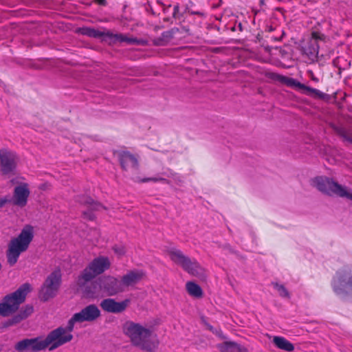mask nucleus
I'll use <instances>...</instances> for the list:
<instances>
[{
  "label": "nucleus",
  "mask_w": 352,
  "mask_h": 352,
  "mask_svg": "<svg viewBox=\"0 0 352 352\" xmlns=\"http://www.w3.org/2000/svg\"><path fill=\"white\" fill-rule=\"evenodd\" d=\"M73 338L72 334L65 335L64 327H60L52 331L45 339L40 337L23 339L15 344V349L19 352L32 351L37 352L44 350L47 346L50 351L70 342Z\"/></svg>",
  "instance_id": "nucleus-1"
},
{
  "label": "nucleus",
  "mask_w": 352,
  "mask_h": 352,
  "mask_svg": "<svg viewBox=\"0 0 352 352\" xmlns=\"http://www.w3.org/2000/svg\"><path fill=\"white\" fill-rule=\"evenodd\" d=\"M123 330L130 338L132 344L148 352H155L158 342L152 337V332L148 329L133 322H126Z\"/></svg>",
  "instance_id": "nucleus-2"
},
{
  "label": "nucleus",
  "mask_w": 352,
  "mask_h": 352,
  "mask_svg": "<svg viewBox=\"0 0 352 352\" xmlns=\"http://www.w3.org/2000/svg\"><path fill=\"white\" fill-rule=\"evenodd\" d=\"M33 237V228L27 225L17 237L11 239L6 252L7 261L10 266L14 265L21 253L28 250Z\"/></svg>",
  "instance_id": "nucleus-3"
},
{
  "label": "nucleus",
  "mask_w": 352,
  "mask_h": 352,
  "mask_svg": "<svg viewBox=\"0 0 352 352\" xmlns=\"http://www.w3.org/2000/svg\"><path fill=\"white\" fill-rule=\"evenodd\" d=\"M32 287L28 283L22 284L15 292L5 296L0 302V316L8 317L15 313L21 304L25 302Z\"/></svg>",
  "instance_id": "nucleus-4"
},
{
  "label": "nucleus",
  "mask_w": 352,
  "mask_h": 352,
  "mask_svg": "<svg viewBox=\"0 0 352 352\" xmlns=\"http://www.w3.org/2000/svg\"><path fill=\"white\" fill-rule=\"evenodd\" d=\"M311 184L325 195H335L352 201V189L340 184L331 177L327 176L316 177L312 179Z\"/></svg>",
  "instance_id": "nucleus-5"
},
{
  "label": "nucleus",
  "mask_w": 352,
  "mask_h": 352,
  "mask_svg": "<svg viewBox=\"0 0 352 352\" xmlns=\"http://www.w3.org/2000/svg\"><path fill=\"white\" fill-rule=\"evenodd\" d=\"M168 254L173 262L179 265L189 274L200 279L206 278V276L204 268L201 266L195 258H190L180 250L175 248L168 250Z\"/></svg>",
  "instance_id": "nucleus-6"
},
{
  "label": "nucleus",
  "mask_w": 352,
  "mask_h": 352,
  "mask_svg": "<svg viewBox=\"0 0 352 352\" xmlns=\"http://www.w3.org/2000/svg\"><path fill=\"white\" fill-rule=\"evenodd\" d=\"M331 287L335 294L340 297L352 295V265H345L336 272Z\"/></svg>",
  "instance_id": "nucleus-7"
},
{
  "label": "nucleus",
  "mask_w": 352,
  "mask_h": 352,
  "mask_svg": "<svg viewBox=\"0 0 352 352\" xmlns=\"http://www.w3.org/2000/svg\"><path fill=\"white\" fill-rule=\"evenodd\" d=\"M98 285L109 296L116 295L124 290L121 280L111 276H106L100 277L98 279V283H92L91 287H86L85 293L89 296H93L96 293Z\"/></svg>",
  "instance_id": "nucleus-8"
},
{
  "label": "nucleus",
  "mask_w": 352,
  "mask_h": 352,
  "mask_svg": "<svg viewBox=\"0 0 352 352\" xmlns=\"http://www.w3.org/2000/svg\"><path fill=\"white\" fill-rule=\"evenodd\" d=\"M61 283V271L60 269H56L47 276L40 289L39 297L41 300L46 302L54 298L60 289Z\"/></svg>",
  "instance_id": "nucleus-9"
},
{
  "label": "nucleus",
  "mask_w": 352,
  "mask_h": 352,
  "mask_svg": "<svg viewBox=\"0 0 352 352\" xmlns=\"http://www.w3.org/2000/svg\"><path fill=\"white\" fill-rule=\"evenodd\" d=\"M100 316V311L96 305H89L83 308L80 312L76 313L69 320L65 329V335L71 334L76 322H92Z\"/></svg>",
  "instance_id": "nucleus-10"
},
{
  "label": "nucleus",
  "mask_w": 352,
  "mask_h": 352,
  "mask_svg": "<svg viewBox=\"0 0 352 352\" xmlns=\"http://www.w3.org/2000/svg\"><path fill=\"white\" fill-rule=\"evenodd\" d=\"M110 267L109 258L100 256L94 258L82 272L80 280L83 279L85 282L92 280L96 275L103 273Z\"/></svg>",
  "instance_id": "nucleus-11"
},
{
  "label": "nucleus",
  "mask_w": 352,
  "mask_h": 352,
  "mask_svg": "<svg viewBox=\"0 0 352 352\" xmlns=\"http://www.w3.org/2000/svg\"><path fill=\"white\" fill-rule=\"evenodd\" d=\"M324 38V35L320 32H312L311 37L301 47L302 54L312 62L317 61L320 47L319 42L323 41Z\"/></svg>",
  "instance_id": "nucleus-12"
},
{
  "label": "nucleus",
  "mask_w": 352,
  "mask_h": 352,
  "mask_svg": "<svg viewBox=\"0 0 352 352\" xmlns=\"http://www.w3.org/2000/svg\"><path fill=\"white\" fill-rule=\"evenodd\" d=\"M123 170H137L139 168V155L128 151H116L113 152Z\"/></svg>",
  "instance_id": "nucleus-13"
},
{
  "label": "nucleus",
  "mask_w": 352,
  "mask_h": 352,
  "mask_svg": "<svg viewBox=\"0 0 352 352\" xmlns=\"http://www.w3.org/2000/svg\"><path fill=\"white\" fill-rule=\"evenodd\" d=\"M18 156L16 153L7 150H0L1 170L3 175L12 173L17 166Z\"/></svg>",
  "instance_id": "nucleus-14"
},
{
  "label": "nucleus",
  "mask_w": 352,
  "mask_h": 352,
  "mask_svg": "<svg viewBox=\"0 0 352 352\" xmlns=\"http://www.w3.org/2000/svg\"><path fill=\"white\" fill-rule=\"evenodd\" d=\"M76 201L82 205L86 206L87 210L82 212L85 219L89 221H94L96 216L93 213L94 211H98L101 209L107 210L101 203L94 201L91 197L85 195H78L76 197Z\"/></svg>",
  "instance_id": "nucleus-15"
},
{
  "label": "nucleus",
  "mask_w": 352,
  "mask_h": 352,
  "mask_svg": "<svg viewBox=\"0 0 352 352\" xmlns=\"http://www.w3.org/2000/svg\"><path fill=\"white\" fill-rule=\"evenodd\" d=\"M30 194V191L28 188V184L27 183H22L14 188L13 197L10 199L13 205L23 208L28 203Z\"/></svg>",
  "instance_id": "nucleus-16"
},
{
  "label": "nucleus",
  "mask_w": 352,
  "mask_h": 352,
  "mask_svg": "<svg viewBox=\"0 0 352 352\" xmlns=\"http://www.w3.org/2000/svg\"><path fill=\"white\" fill-rule=\"evenodd\" d=\"M129 302L130 300L129 299L122 302H116L113 298H107L101 301L100 306L107 312L118 314L124 311Z\"/></svg>",
  "instance_id": "nucleus-17"
},
{
  "label": "nucleus",
  "mask_w": 352,
  "mask_h": 352,
  "mask_svg": "<svg viewBox=\"0 0 352 352\" xmlns=\"http://www.w3.org/2000/svg\"><path fill=\"white\" fill-rule=\"evenodd\" d=\"M144 276V273L142 270H130L122 277V287H133L140 283Z\"/></svg>",
  "instance_id": "nucleus-18"
},
{
  "label": "nucleus",
  "mask_w": 352,
  "mask_h": 352,
  "mask_svg": "<svg viewBox=\"0 0 352 352\" xmlns=\"http://www.w3.org/2000/svg\"><path fill=\"white\" fill-rule=\"evenodd\" d=\"M180 30L178 28H173L168 31L163 32L161 36L155 40V44L158 46L166 45Z\"/></svg>",
  "instance_id": "nucleus-19"
},
{
  "label": "nucleus",
  "mask_w": 352,
  "mask_h": 352,
  "mask_svg": "<svg viewBox=\"0 0 352 352\" xmlns=\"http://www.w3.org/2000/svg\"><path fill=\"white\" fill-rule=\"evenodd\" d=\"M243 346L235 342L226 341L218 345L221 352H241Z\"/></svg>",
  "instance_id": "nucleus-20"
},
{
  "label": "nucleus",
  "mask_w": 352,
  "mask_h": 352,
  "mask_svg": "<svg viewBox=\"0 0 352 352\" xmlns=\"http://www.w3.org/2000/svg\"><path fill=\"white\" fill-rule=\"evenodd\" d=\"M273 343L278 349L290 352L294 349L293 344L283 337L274 336L273 338Z\"/></svg>",
  "instance_id": "nucleus-21"
},
{
  "label": "nucleus",
  "mask_w": 352,
  "mask_h": 352,
  "mask_svg": "<svg viewBox=\"0 0 352 352\" xmlns=\"http://www.w3.org/2000/svg\"><path fill=\"white\" fill-rule=\"evenodd\" d=\"M277 79L280 82L290 87H296L303 91L305 88V85L298 82L297 80L293 78L278 75Z\"/></svg>",
  "instance_id": "nucleus-22"
},
{
  "label": "nucleus",
  "mask_w": 352,
  "mask_h": 352,
  "mask_svg": "<svg viewBox=\"0 0 352 352\" xmlns=\"http://www.w3.org/2000/svg\"><path fill=\"white\" fill-rule=\"evenodd\" d=\"M81 34L91 38H102V40L107 41V32H102L92 28H83L81 30Z\"/></svg>",
  "instance_id": "nucleus-23"
},
{
  "label": "nucleus",
  "mask_w": 352,
  "mask_h": 352,
  "mask_svg": "<svg viewBox=\"0 0 352 352\" xmlns=\"http://www.w3.org/2000/svg\"><path fill=\"white\" fill-rule=\"evenodd\" d=\"M303 93L314 98L321 99L323 100H328L329 99V96L328 94L322 93L317 89L312 88L307 85H305Z\"/></svg>",
  "instance_id": "nucleus-24"
},
{
  "label": "nucleus",
  "mask_w": 352,
  "mask_h": 352,
  "mask_svg": "<svg viewBox=\"0 0 352 352\" xmlns=\"http://www.w3.org/2000/svg\"><path fill=\"white\" fill-rule=\"evenodd\" d=\"M106 35L107 38H108L107 39L112 41L113 42H126L127 43H134L136 42V39L129 38L122 34H113L112 32L107 31Z\"/></svg>",
  "instance_id": "nucleus-25"
},
{
  "label": "nucleus",
  "mask_w": 352,
  "mask_h": 352,
  "mask_svg": "<svg viewBox=\"0 0 352 352\" xmlns=\"http://www.w3.org/2000/svg\"><path fill=\"white\" fill-rule=\"evenodd\" d=\"M186 287L189 295L195 298H201L203 296V291L201 287L194 282H188Z\"/></svg>",
  "instance_id": "nucleus-26"
},
{
  "label": "nucleus",
  "mask_w": 352,
  "mask_h": 352,
  "mask_svg": "<svg viewBox=\"0 0 352 352\" xmlns=\"http://www.w3.org/2000/svg\"><path fill=\"white\" fill-rule=\"evenodd\" d=\"M34 311V307L31 305H26L25 306L21 308L19 311L15 314L16 317L21 322L28 318Z\"/></svg>",
  "instance_id": "nucleus-27"
},
{
  "label": "nucleus",
  "mask_w": 352,
  "mask_h": 352,
  "mask_svg": "<svg viewBox=\"0 0 352 352\" xmlns=\"http://www.w3.org/2000/svg\"><path fill=\"white\" fill-rule=\"evenodd\" d=\"M333 129L339 136L344 139V140L352 144V133L342 126H333Z\"/></svg>",
  "instance_id": "nucleus-28"
},
{
  "label": "nucleus",
  "mask_w": 352,
  "mask_h": 352,
  "mask_svg": "<svg viewBox=\"0 0 352 352\" xmlns=\"http://www.w3.org/2000/svg\"><path fill=\"white\" fill-rule=\"evenodd\" d=\"M182 16H183V13L179 12V3H177L173 7V12L172 16L171 17H170V16L164 17L163 19V21H164V22L170 23L172 24L173 23V19L179 20Z\"/></svg>",
  "instance_id": "nucleus-29"
},
{
  "label": "nucleus",
  "mask_w": 352,
  "mask_h": 352,
  "mask_svg": "<svg viewBox=\"0 0 352 352\" xmlns=\"http://www.w3.org/2000/svg\"><path fill=\"white\" fill-rule=\"evenodd\" d=\"M272 284L273 285L274 287L278 292L280 296L287 298H290L289 292L283 285H280L277 283H272Z\"/></svg>",
  "instance_id": "nucleus-30"
},
{
  "label": "nucleus",
  "mask_w": 352,
  "mask_h": 352,
  "mask_svg": "<svg viewBox=\"0 0 352 352\" xmlns=\"http://www.w3.org/2000/svg\"><path fill=\"white\" fill-rule=\"evenodd\" d=\"M19 323H20V322L18 320V318L16 317L15 315H14L11 318H9L8 320L1 322L0 324V329H6L11 326L16 325Z\"/></svg>",
  "instance_id": "nucleus-31"
},
{
  "label": "nucleus",
  "mask_w": 352,
  "mask_h": 352,
  "mask_svg": "<svg viewBox=\"0 0 352 352\" xmlns=\"http://www.w3.org/2000/svg\"><path fill=\"white\" fill-rule=\"evenodd\" d=\"M170 177L173 178V179L174 180V182L176 184H177L179 186H182L183 184L184 180L182 179V177L181 175H179V174L175 173H171Z\"/></svg>",
  "instance_id": "nucleus-32"
},
{
  "label": "nucleus",
  "mask_w": 352,
  "mask_h": 352,
  "mask_svg": "<svg viewBox=\"0 0 352 352\" xmlns=\"http://www.w3.org/2000/svg\"><path fill=\"white\" fill-rule=\"evenodd\" d=\"M113 250L120 256H123L126 252L125 248L122 245H114L113 247Z\"/></svg>",
  "instance_id": "nucleus-33"
},
{
  "label": "nucleus",
  "mask_w": 352,
  "mask_h": 352,
  "mask_svg": "<svg viewBox=\"0 0 352 352\" xmlns=\"http://www.w3.org/2000/svg\"><path fill=\"white\" fill-rule=\"evenodd\" d=\"M150 181H153V182H162L164 183H166V184H168L169 182L165 179V178H162V177H148V178H145L144 179H142V182H150Z\"/></svg>",
  "instance_id": "nucleus-34"
},
{
  "label": "nucleus",
  "mask_w": 352,
  "mask_h": 352,
  "mask_svg": "<svg viewBox=\"0 0 352 352\" xmlns=\"http://www.w3.org/2000/svg\"><path fill=\"white\" fill-rule=\"evenodd\" d=\"M157 3H158L159 5H160L162 6V12L164 14H167L169 11V9L171 8L170 4L165 5L160 0H157Z\"/></svg>",
  "instance_id": "nucleus-35"
},
{
  "label": "nucleus",
  "mask_w": 352,
  "mask_h": 352,
  "mask_svg": "<svg viewBox=\"0 0 352 352\" xmlns=\"http://www.w3.org/2000/svg\"><path fill=\"white\" fill-rule=\"evenodd\" d=\"M186 11L188 12L191 15H198L199 16H204V13L200 11L191 10L188 8H186Z\"/></svg>",
  "instance_id": "nucleus-36"
},
{
  "label": "nucleus",
  "mask_w": 352,
  "mask_h": 352,
  "mask_svg": "<svg viewBox=\"0 0 352 352\" xmlns=\"http://www.w3.org/2000/svg\"><path fill=\"white\" fill-rule=\"evenodd\" d=\"M11 202V200L7 197L0 198V208L6 204Z\"/></svg>",
  "instance_id": "nucleus-37"
},
{
  "label": "nucleus",
  "mask_w": 352,
  "mask_h": 352,
  "mask_svg": "<svg viewBox=\"0 0 352 352\" xmlns=\"http://www.w3.org/2000/svg\"><path fill=\"white\" fill-rule=\"evenodd\" d=\"M95 1L101 6H105L107 4L106 0H95Z\"/></svg>",
  "instance_id": "nucleus-38"
},
{
  "label": "nucleus",
  "mask_w": 352,
  "mask_h": 352,
  "mask_svg": "<svg viewBox=\"0 0 352 352\" xmlns=\"http://www.w3.org/2000/svg\"><path fill=\"white\" fill-rule=\"evenodd\" d=\"M182 30L183 32H186V33H188V34H189V29H188V28H186V27H185V26H182Z\"/></svg>",
  "instance_id": "nucleus-39"
},
{
  "label": "nucleus",
  "mask_w": 352,
  "mask_h": 352,
  "mask_svg": "<svg viewBox=\"0 0 352 352\" xmlns=\"http://www.w3.org/2000/svg\"><path fill=\"white\" fill-rule=\"evenodd\" d=\"M238 27L240 31H243V26L241 23H239Z\"/></svg>",
  "instance_id": "nucleus-40"
},
{
  "label": "nucleus",
  "mask_w": 352,
  "mask_h": 352,
  "mask_svg": "<svg viewBox=\"0 0 352 352\" xmlns=\"http://www.w3.org/2000/svg\"><path fill=\"white\" fill-rule=\"evenodd\" d=\"M206 325L207 326V327L210 330L212 331V327L211 325H210L208 323H206Z\"/></svg>",
  "instance_id": "nucleus-41"
},
{
  "label": "nucleus",
  "mask_w": 352,
  "mask_h": 352,
  "mask_svg": "<svg viewBox=\"0 0 352 352\" xmlns=\"http://www.w3.org/2000/svg\"><path fill=\"white\" fill-rule=\"evenodd\" d=\"M241 352H249V351L247 348L243 346Z\"/></svg>",
  "instance_id": "nucleus-42"
},
{
  "label": "nucleus",
  "mask_w": 352,
  "mask_h": 352,
  "mask_svg": "<svg viewBox=\"0 0 352 352\" xmlns=\"http://www.w3.org/2000/svg\"><path fill=\"white\" fill-rule=\"evenodd\" d=\"M313 80H316V81H318V79H317V78H313Z\"/></svg>",
  "instance_id": "nucleus-43"
},
{
  "label": "nucleus",
  "mask_w": 352,
  "mask_h": 352,
  "mask_svg": "<svg viewBox=\"0 0 352 352\" xmlns=\"http://www.w3.org/2000/svg\"><path fill=\"white\" fill-rule=\"evenodd\" d=\"M82 279L80 280V278L78 279V284H80V281H81Z\"/></svg>",
  "instance_id": "nucleus-44"
}]
</instances>
